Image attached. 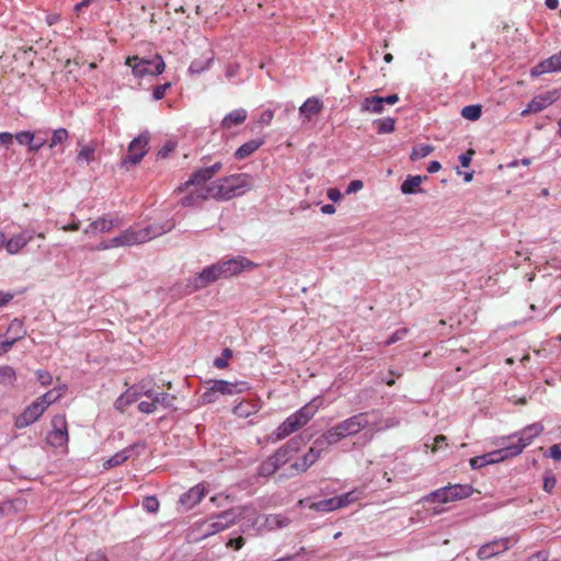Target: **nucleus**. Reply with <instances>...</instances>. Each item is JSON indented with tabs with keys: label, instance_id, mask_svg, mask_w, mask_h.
I'll use <instances>...</instances> for the list:
<instances>
[{
	"label": "nucleus",
	"instance_id": "1",
	"mask_svg": "<svg viewBox=\"0 0 561 561\" xmlns=\"http://www.w3.org/2000/svg\"><path fill=\"white\" fill-rule=\"evenodd\" d=\"M253 186V178L248 173H237L220 178L206 187L191 192L182 198L184 207H191L206 199L230 201L249 192Z\"/></svg>",
	"mask_w": 561,
	"mask_h": 561
},
{
	"label": "nucleus",
	"instance_id": "2",
	"mask_svg": "<svg viewBox=\"0 0 561 561\" xmlns=\"http://www.w3.org/2000/svg\"><path fill=\"white\" fill-rule=\"evenodd\" d=\"M174 227L175 224L173 220L150 225L141 229L130 227L114 237V243H116L117 248L138 245L171 231Z\"/></svg>",
	"mask_w": 561,
	"mask_h": 561
},
{
	"label": "nucleus",
	"instance_id": "3",
	"mask_svg": "<svg viewBox=\"0 0 561 561\" xmlns=\"http://www.w3.org/2000/svg\"><path fill=\"white\" fill-rule=\"evenodd\" d=\"M321 399L316 398L290 414L274 432L276 439H284L302 428L318 412Z\"/></svg>",
	"mask_w": 561,
	"mask_h": 561
},
{
	"label": "nucleus",
	"instance_id": "4",
	"mask_svg": "<svg viewBox=\"0 0 561 561\" xmlns=\"http://www.w3.org/2000/svg\"><path fill=\"white\" fill-rule=\"evenodd\" d=\"M298 448V440H288L285 445L276 449L273 455L261 462L257 468V474L264 478L273 476L283 465L289 461L291 454L296 453Z\"/></svg>",
	"mask_w": 561,
	"mask_h": 561
},
{
	"label": "nucleus",
	"instance_id": "5",
	"mask_svg": "<svg viewBox=\"0 0 561 561\" xmlns=\"http://www.w3.org/2000/svg\"><path fill=\"white\" fill-rule=\"evenodd\" d=\"M125 64L131 68V72L136 78H144L145 76H159L165 69V64L160 55H156L152 59L131 56L127 57Z\"/></svg>",
	"mask_w": 561,
	"mask_h": 561
},
{
	"label": "nucleus",
	"instance_id": "6",
	"mask_svg": "<svg viewBox=\"0 0 561 561\" xmlns=\"http://www.w3.org/2000/svg\"><path fill=\"white\" fill-rule=\"evenodd\" d=\"M473 493L470 484H448L431 492L424 497L425 502L449 503L469 497Z\"/></svg>",
	"mask_w": 561,
	"mask_h": 561
},
{
	"label": "nucleus",
	"instance_id": "7",
	"mask_svg": "<svg viewBox=\"0 0 561 561\" xmlns=\"http://www.w3.org/2000/svg\"><path fill=\"white\" fill-rule=\"evenodd\" d=\"M222 168L221 162H216L210 167L201 168L192 173L187 181L182 183L176 192L182 193L187 190L190 186H195V190L201 187H206V182L209 181L216 173H218Z\"/></svg>",
	"mask_w": 561,
	"mask_h": 561
},
{
	"label": "nucleus",
	"instance_id": "8",
	"mask_svg": "<svg viewBox=\"0 0 561 561\" xmlns=\"http://www.w3.org/2000/svg\"><path fill=\"white\" fill-rule=\"evenodd\" d=\"M373 413L374 412H359L339 422V428L342 431L344 437L355 436L362 431L373 426L369 422V415Z\"/></svg>",
	"mask_w": 561,
	"mask_h": 561
},
{
	"label": "nucleus",
	"instance_id": "9",
	"mask_svg": "<svg viewBox=\"0 0 561 561\" xmlns=\"http://www.w3.org/2000/svg\"><path fill=\"white\" fill-rule=\"evenodd\" d=\"M543 431V426L540 423H533L530 425L525 426L518 436L517 444L506 446V454L517 456L519 455L527 446H529L533 440L538 437Z\"/></svg>",
	"mask_w": 561,
	"mask_h": 561
},
{
	"label": "nucleus",
	"instance_id": "10",
	"mask_svg": "<svg viewBox=\"0 0 561 561\" xmlns=\"http://www.w3.org/2000/svg\"><path fill=\"white\" fill-rule=\"evenodd\" d=\"M46 440L53 447L67 445L69 435L65 414H57L51 419V431L48 433Z\"/></svg>",
	"mask_w": 561,
	"mask_h": 561
},
{
	"label": "nucleus",
	"instance_id": "11",
	"mask_svg": "<svg viewBox=\"0 0 561 561\" xmlns=\"http://www.w3.org/2000/svg\"><path fill=\"white\" fill-rule=\"evenodd\" d=\"M150 135L148 131L141 133L131 140L128 146V153L123 159L124 164H138L148 152Z\"/></svg>",
	"mask_w": 561,
	"mask_h": 561
},
{
	"label": "nucleus",
	"instance_id": "12",
	"mask_svg": "<svg viewBox=\"0 0 561 561\" xmlns=\"http://www.w3.org/2000/svg\"><path fill=\"white\" fill-rule=\"evenodd\" d=\"M513 545L514 541L510 537L494 539L478 549L477 558L481 561L492 559L507 551Z\"/></svg>",
	"mask_w": 561,
	"mask_h": 561
},
{
	"label": "nucleus",
	"instance_id": "13",
	"mask_svg": "<svg viewBox=\"0 0 561 561\" xmlns=\"http://www.w3.org/2000/svg\"><path fill=\"white\" fill-rule=\"evenodd\" d=\"M220 270L221 278H229L240 274L244 270H252L256 266L255 263L244 256H238L227 261L217 263Z\"/></svg>",
	"mask_w": 561,
	"mask_h": 561
},
{
	"label": "nucleus",
	"instance_id": "14",
	"mask_svg": "<svg viewBox=\"0 0 561 561\" xmlns=\"http://www.w3.org/2000/svg\"><path fill=\"white\" fill-rule=\"evenodd\" d=\"M219 271L217 264L205 267L201 273L188 279L187 287H190V291L199 290L220 279L221 275Z\"/></svg>",
	"mask_w": 561,
	"mask_h": 561
},
{
	"label": "nucleus",
	"instance_id": "15",
	"mask_svg": "<svg viewBox=\"0 0 561 561\" xmlns=\"http://www.w3.org/2000/svg\"><path fill=\"white\" fill-rule=\"evenodd\" d=\"M45 412V407L41 405L37 400L28 404L21 414L15 416L14 426L19 430L25 428L41 419Z\"/></svg>",
	"mask_w": 561,
	"mask_h": 561
},
{
	"label": "nucleus",
	"instance_id": "16",
	"mask_svg": "<svg viewBox=\"0 0 561 561\" xmlns=\"http://www.w3.org/2000/svg\"><path fill=\"white\" fill-rule=\"evenodd\" d=\"M558 100V92H547L545 94L536 95L531 99V101L527 104L526 108H524L520 113L522 116H527L533 113H539L542 110L547 108L551 104H553Z\"/></svg>",
	"mask_w": 561,
	"mask_h": 561
},
{
	"label": "nucleus",
	"instance_id": "17",
	"mask_svg": "<svg viewBox=\"0 0 561 561\" xmlns=\"http://www.w3.org/2000/svg\"><path fill=\"white\" fill-rule=\"evenodd\" d=\"M322 449L320 446L312 445L301 458L290 465V468L297 473L306 472L312 465H314L321 457Z\"/></svg>",
	"mask_w": 561,
	"mask_h": 561
},
{
	"label": "nucleus",
	"instance_id": "18",
	"mask_svg": "<svg viewBox=\"0 0 561 561\" xmlns=\"http://www.w3.org/2000/svg\"><path fill=\"white\" fill-rule=\"evenodd\" d=\"M122 221L118 217L103 216L92 221L84 230V234H94L96 231L106 233L112 231L114 228L119 227Z\"/></svg>",
	"mask_w": 561,
	"mask_h": 561
},
{
	"label": "nucleus",
	"instance_id": "19",
	"mask_svg": "<svg viewBox=\"0 0 561 561\" xmlns=\"http://www.w3.org/2000/svg\"><path fill=\"white\" fill-rule=\"evenodd\" d=\"M35 232L30 229L12 236L8 240L7 253L10 255L20 253L33 240Z\"/></svg>",
	"mask_w": 561,
	"mask_h": 561
},
{
	"label": "nucleus",
	"instance_id": "20",
	"mask_svg": "<svg viewBox=\"0 0 561 561\" xmlns=\"http://www.w3.org/2000/svg\"><path fill=\"white\" fill-rule=\"evenodd\" d=\"M339 427V424H335L328 428L314 440V445L320 446L322 450H325L329 446L335 445L344 439L345 437Z\"/></svg>",
	"mask_w": 561,
	"mask_h": 561
},
{
	"label": "nucleus",
	"instance_id": "21",
	"mask_svg": "<svg viewBox=\"0 0 561 561\" xmlns=\"http://www.w3.org/2000/svg\"><path fill=\"white\" fill-rule=\"evenodd\" d=\"M238 520V516L233 511H226L215 517V520L209 525V530L206 536L214 535L222 531L233 525Z\"/></svg>",
	"mask_w": 561,
	"mask_h": 561
},
{
	"label": "nucleus",
	"instance_id": "22",
	"mask_svg": "<svg viewBox=\"0 0 561 561\" xmlns=\"http://www.w3.org/2000/svg\"><path fill=\"white\" fill-rule=\"evenodd\" d=\"M206 495V489L203 484H196L187 492L181 495L180 503L187 510L197 505Z\"/></svg>",
	"mask_w": 561,
	"mask_h": 561
},
{
	"label": "nucleus",
	"instance_id": "23",
	"mask_svg": "<svg viewBox=\"0 0 561 561\" xmlns=\"http://www.w3.org/2000/svg\"><path fill=\"white\" fill-rule=\"evenodd\" d=\"M559 60L557 58V54L550 56L549 58L540 61L530 70L531 77H539L545 73H551L556 71H560L559 69Z\"/></svg>",
	"mask_w": 561,
	"mask_h": 561
},
{
	"label": "nucleus",
	"instance_id": "24",
	"mask_svg": "<svg viewBox=\"0 0 561 561\" xmlns=\"http://www.w3.org/2000/svg\"><path fill=\"white\" fill-rule=\"evenodd\" d=\"M248 113L244 108H237L228 113L221 121L224 129H230L234 126L241 125L245 122Z\"/></svg>",
	"mask_w": 561,
	"mask_h": 561
},
{
	"label": "nucleus",
	"instance_id": "25",
	"mask_svg": "<svg viewBox=\"0 0 561 561\" xmlns=\"http://www.w3.org/2000/svg\"><path fill=\"white\" fill-rule=\"evenodd\" d=\"M263 138L251 139L243 145H241L234 152V158L237 160H243L251 154H253L261 146H263Z\"/></svg>",
	"mask_w": 561,
	"mask_h": 561
},
{
	"label": "nucleus",
	"instance_id": "26",
	"mask_svg": "<svg viewBox=\"0 0 561 561\" xmlns=\"http://www.w3.org/2000/svg\"><path fill=\"white\" fill-rule=\"evenodd\" d=\"M138 399L139 393H137L136 388H129L115 400L114 408L123 413L127 407L135 403Z\"/></svg>",
	"mask_w": 561,
	"mask_h": 561
},
{
	"label": "nucleus",
	"instance_id": "27",
	"mask_svg": "<svg viewBox=\"0 0 561 561\" xmlns=\"http://www.w3.org/2000/svg\"><path fill=\"white\" fill-rule=\"evenodd\" d=\"M322 102L319 99L309 98L299 107V112L306 118H310L311 116L319 114L322 110Z\"/></svg>",
	"mask_w": 561,
	"mask_h": 561
},
{
	"label": "nucleus",
	"instance_id": "28",
	"mask_svg": "<svg viewBox=\"0 0 561 561\" xmlns=\"http://www.w3.org/2000/svg\"><path fill=\"white\" fill-rule=\"evenodd\" d=\"M210 383L214 385L215 387V391H217V393L220 396H231V394H234V393H238V392H241V389L239 388V386L241 383H238V382H230V381H226V380H213L210 381Z\"/></svg>",
	"mask_w": 561,
	"mask_h": 561
},
{
	"label": "nucleus",
	"instance_id": "29",
	"mask_svg": "<svg viewBox=\"0 0 561 561\" xmlns=\"http://www.w3.org/2000/svg\"><path fill=\"white\" fill-rule=\"evenodd\" d=\"M65 391V386L60 388H55L38 397L36 400L39 402L41 405L45 407L46 411L50 404L57 402L64 396Z\"/></svg>",
	"mask_w": 561,
	"mask_h": 561
},
{
	"label": "nucleus",
	"instance_id": "30",
	"mask_svg": "<svg viewBox=\"0 0 561 561\" xmlns=\"http://www.w3.org/2000/svg\"><path fill=\"white\" fill-rule=\"evenodd\" d=\"M7 333L12 335L10 339L14 341V343L23 339L26 335L23 321L16 318L13 319L8 327Z\"/></svg>",
	"mask_w": 561,
	"mask_h": 561
},
{
	"label": "nucleus",
	"instance_id": "31",
	"mask_svg": "<svg viewBox=\"0 0 561 561\" xmlns=\"http://www.w3.org/2000/svg\"><path fill=\"white\" fill-rule=\"evenodd\" d=\"M362 111L380 114L383 111L381 96H369L362 102Z\"/></svg>",
	"mask_w": 561,
	"mask_h": 561
},
{
	"label": "nucleus",
	"instance_id": "32",
	"mask_svg": "<svg viewBox=\"0 0 561 561\" xmlns=\"http://www.w3.org/2000/svg\"><path fill=\"white\" fill-rule=\"evenodd\" d=\"M426 179V176H424ZM423 181V176L421 175H409L404 182L401 184V192L403 194H414L416 193V188L421 185Z\"/></svg>",
	"mask_w": 561,
	"mask_h": 561
},
{
	"label": "nucleus",
	"instance_id": "33",
	"mask_svg": "<svg viewBox=\"0 0 561 561\" xmlns=\"http://www.w3.org/2000/svg\"><path fill=\"white\" fill-rule=\"evenodd\" d=\"M213 60L214 56L211 53L204 59H194L190 65L188 71L193 75L202 73L210 67Z\"/></svg>",
	"mask_w": 561,
	"mask_h": 561
},
{
	"label": "nucleus",
	"instance_id": "34",
	"mask_svg": "<svg viewBox=\"0 0 561 561\" xmlns=\"http://www.w3.org/2000/svg\"><path fill=\"white\" fill-rule=\"evenodd\" d=\"M152 399L156 402L157 407L161 405L164 409L176 410V408L174 407V401L176 397L173 394L167 392H156Z\"/></svg>",
	"mask_w": 561,
	"mask_h": 561
},
{
	"label": "nucleus",
	"instance_id": "35",
	"mask_svg": "<svg viewBox=\"0 0 561 561\" xmlns=\"http://www.w3.org/2000/svg\"><path fill=\"white\" fill-rule=\"evenodd\" d=\"M131 448H125L121 451H117L110 459L104 462L105 468H113L122 465L130 457Z\"/></svg>",
	"mask_w": 561,
	"mask_h": 561
},
{
	"label": "nucleus",
	"instance_id": "36",
	"mask_svg": "<svg viewBox=\"0 0 561 561\" xmlns=\"http://www.w3.org/2000/svg\"><path fill=\"white\" fill-rule=\"evenodd\" d=\"M378 134H390L396 129V121L392 117H385L374 121Z\"/></svg>",
	"mask_w": 561,
	"mask_h": 561
},
{
	"label": "nucleus",
	"instance_id": "37",
	"mask_svg": "<svg viewBox=\"0 0 561 561\" xmlns=\"http://www.w3.org/2000/svg\"><path fill=\"white\" fill-rule=\"evenodd\" d=\"M506 451H507L506 447H504L502 449L494 450V451L482 455L484 467L486 465L496 463L499 461H502L505 458L514 457V455H508V454H506Z\"/></svg>",
	"mask_w": 561,
	"mask_h": 561
},
{
	"label": "nucleus",
	"instance_id": "38",
	"mask_svg": "<svg viewBox=\"0 0 561 561\" xmlns=\"http://www.w3.org/2000/svg\"><path fill=\"white\" fill-rule=\"evenodd\" d=\"M433 151H434V146L428 145V144L415 146V147H413V149L410 153V160L411 161L421 160V159L427 157L428 154H431Z\"/></svg>",
	"mask_w": 561,
	"mask_h": 561
},
{
	"label": "nucleus",
	"instance_id": "39",
	"mask_svg": "<svg viewBox=\"0 0 561 561\" xmlns=\"http://www.w3.org/2000/svg\"><path fill=\"white\" fill-rule=\"evenodd\" d=\"M311 508L317 511V512L328 513V512H332L334 510H337L339 507H337L336 499L334 496V497L321 500L319 502L313 503L311 505Z\"/></svg>",
	"mask_w": 561,
	"mask_h": 561
},
{
	"label": "nucleus",
	"instance_id": "40",
	"mask_svg": "<svg viewBox=\"0 0 561 561\" xmlns=\"http://www.w3.org/2000/svg\"><path fill=\"white\" fill-rule=\"evenodd\" d=\"M482 115V106L479 104L467 105L461 110V116L468 121H477Z\"/></svg>",
	"mask_w": 561,
	"mask_h": 561
},
{
	"label": "nucleus",
	"instance_id": "41",
	"mask_svg": "<svg viewBox=\"0 0 561 561\" xmlns=\"http://www.w3.org/2000/svg\"><path fill=\"white\" fill-rule=\"evenodd\" d=\"M69 138V133L66 128H58L53 131L51 138L48 142L49 148H54L64 144Z\"/></svg>",
	"mask_w": 561,
	"mask_h": 561
},
{
	"label": "nucleus",
	"instance_id": "42",
	"mask_svg": "<svg viewBox=\"0 0 561 561\" xmlns=\"http://www.w3.org/2000/svg\"><path fill=\"white\" fill-rule=\"evenodd\" d=\"M95 146L90 144L82 146L77 154V161L91 162L94 160Z\"/></svg>",
	"mask_w": 561,
	"mask_h": 561
},
{
	"label": "nucleus",
	"instance_id": "43",
	"mask_svg": "<svg viewBox=\"0 0 561 561\" xmlns=\"http://www.w3.org/2000/svg\"><path fill=\"white\" fill-rule=\"evenodd\" d=\"M15 380V371L10 366L0 367V382L11 385Z\"/></svg>",
	"mask_w": 561,
	"mask_h": 561
},
{
	"label": "nucleus",
	"instance_id": "44",
	"mask_svg": "<svg viewBox=\"0 0 561 561\" xmlns=\"http://www.w3.org/2000/svg\"><path fill=\"white\" fill-rule=\"evenodd\" d=\"M14 138L20 145H26L28 146V151H31V148L33 146V140H35V134L31 131H20L14 135Z\"/></svg>",
	"mask_w": 561,
	"mask_h": 561
},
{
	"label": "nucleus",
	"instance_id": "45",
	"mask_svg": "<svg viewBox=\"0 0 561 561\" xmlns=\"http://www.w3.org/2000/svg\"><path fill=\"white\" fill-rule=\"evenodd\" d=\"M335 499H336L339 508L346 507L347 505H350L351 503H353L357 500V497L355 495V491H351V492L341 494L339 496H335Z\"/></svg>",
	"mask_w": 561,
	"mask_h": 561
},
{
	"label": "nucleus",
	"instance_id": "46",
	"mask_svg": "<svg viewBox=\"0 0 561 561\" xmlns=\"http://www.w3.org/2000/svg\"><path fill=\"white\" fill-rule=\"evenodd\" d=\"M219 394L215 391V387L211 383L201 396L199 400L203 404L213 403L218 399Z\"/></svg>",
	"mask_w": 561,
	"mask_h": 561
},
{
	"label": "nucleus",
	"instance_id": "47",
	"mask_svg": "<svg viewBox=\"0 0 561 561\" xmlns=\"http://www.w3.org/2000/svg\"><path fill=\"white\" fill-rule=\"evenodd\" d=\"M142 506L149 513H157L159 511L160 503L156 496L150 495L144 499Z\"/></svg>",
	"mask_w": 561,
	"mask_h": 561
},
{
	"label": "nucleus",
	"instance_id": "48",
	"mask_svg": "<svg viewBox=\"0 0 561 561\" xmlns=\"http://www.w3.org/2000/svg\"><path fill=\"white\" fill-rule=\"evenodd\" d=\"M232 356V351L230 348H225L221 353L220 357L215 358L214 365L217 368H226L228 366V362Z\"/></svg>",
	"mask_w": 561,
	"mask_h": 561
},
{
	"label": "nucleus",
	"instance_id": "49",
	"mask_svg": "<svg viewBox=\"0 0 561 561\" xmlns=\"http://www.w3.org/2000/svg\"><path fill=\"white\" fill-rule=\"evenodd\" d=\"M266 522L271 527L278 528L286 527L289 524V519L280 515H270Z\"/></svg>",
	"mask_w": 561,
	"mask_h": 561
},
{
	"label": "nucleus",
	"instance_id": "50",
	"mask_svg": "<svg viewBox=\"0 0 561 561\" xmlns=\"http://www.w3.org/2000/svg\"><path fill=\"white\" fill-rule=\"evenodd\" d=\"M409 333V329L402 328L397 331H394L387 341H385V346H389L391 344L397 343L398 341L402 340L407 334Z\"/></svg>",
	"mask_w": 561,
	"mask_h": 561
},
{
	"label": "nucleus",
	"instance_id": "51",
	"mask_svg": "<svg viewBox=\"0 0 561 561\" xmlns=\"http://www.w3.org/2000/svg\"><path fill=\"white\" fill-rule=\"evenodd\" d=\"M557 484V479L553 473L547 472L543 476V490L548 493H552Z\"/></svg>",
	"mask_w": 561,
	"mask_h": 561
},
{
	"label": "nucleus",
	"instance_id": "52",
	"mask_svg": "<svg viewBox=\"0 0 561 561\" xmlns=\"http://www.w3.org/2000/svg\"><path fill=\"white\" fill-rule=\"evenodd\" d=\"M176 148V142L174 140H168L163 147L158 151L159 158H167L171 152H173Z\"/></svg>",
	"mask_w": 561,
	"mask_h": 561
},
{
	"label": "nucleus",
	"instance_id": "53",
	"mask_svg": "<svg viewBox=\"0 0 561 561\" xmlns=\"http://www.w3.org/2000/svg\"><path fill=\"white\" fill-rule=\"evenodd\" d=\"M138 410L141 413L151 414V413L156 412L157 405H156V402L153 401V399H150V401L139 402Z\"/></svg>",
	"mask_w": 561,
	"mask_h": 561
},
{
	"label": "nucleus",
	"instance_id": "54",
	"mask_svg": "<svg viewBox=\"0 0 561 561\" xmlns=\"http://www.w3.org/2000/svg\"><path fill=\"white\" fill-rule=\"evenodd\" d=\"M131 388H136L137 393H139V398L141 396H146L147 398L152 399L156 393L152 388H148L144 382H139Z\"/></svg>",
	"mask_w": 561,
	"mask_h": 561
},
{
	"label": "nucleus",
	"instance_id": "55",
	"mask_svg": "<svg viewBox=\"0 0 561 561\" xmlns=\"http://www.w3.org/2000/svg\"><path fill=\"white\" fill-rule=\"evenodd\" d=\"M171 87L169 82L160 85H156L152 91V96L156 101L162 100L167 93V90Z\"/></svg>",
	"mask_w": 561,
	"mask_h": 561
},
{
	"label": "nucleus",
	"instance_id": "56",
	"mask_svg": "<svg viewBox=\"0 0 561 561\" xmlns=\"http://www.w3.org/2000/svg\"><path fill=\"white\" fill-rule=\"evenodd\" d=\"M36 377L42 386H49L53 381V377L47 370H37Z\"/></svg>",
	"mask_w": 561,
	"mask_h": 561
},
{
	"label": "nucleus",
	"instance_id": "57",
	"mask_svg": "<svg viewBox=\"0 0 561 561\" xmlns=\"http://www.w3.org/2000/svg\"><path fill=\"white\" fill-rule=\"evenodd\" d=\"M34 134H35V140H33V146L31 148V152H37L47 142L46 138L41 136L39 131H36Z\"/></svg>",
	"mask_w": 561,
	"mask_h": 561
},
{
	"label": "nucleus",
	"instance_id": "58",
	"mask_svg": "<svg viewBox=\"0 0 561 561\" xmlns=\"http://www.w3.org/2000/svg\"><path fill=\"white\" fill-rule=\"evenodd\" d=\"M84 561H108V559H107V556L103 551L96 550V551L89 552L87 554Z\"/></svg>",
	"mask_w": 561,
	"mask_h": 561
},
{
	"label": "nucleus",
	"instance_id": "59",
	"mask_svg": "<svg viewBox=\"0 0 561 561\" xmlns=\"http://www.w3.org/2000/svg\"><path fill=\"white\" fill-rule=\"evenodd\" d=\"M273 117H274V112L272 110H265L262 112L259 123L263 126L270 125L271 122L273 121Z\"/></svg>",
	"mask_w": 561,
	"mask_h": 561
},
{
	"label": "nucleus",
	"instance_id": "60",
	"mask_svg": "<svg viewBox=\"0 0 561 561\" xmlns=\"http://www.w3.org/2000/svg\"><path fill=\"white\" fill-rule=\"evenodd\" d=\"M244 538L239 536L237 538L229 539L226 546L228 548H233L234 550H240L244 545Z\"/></svg>",
	"mask_w": 561,
	"mask_h": 561
},
{
	"label": "nucleus",
	"instance_id": "61",
	"mask_svg": "<svg viewBox=\"0 0 561 561\" xmlns=\"http://www.w3.org/2000/svg\"><path fill=\"white\" fill-rule=\"evenodd\" d=\"M101 0H82L79 3H77L73 8V11L77 15L81 12L83 8H88L94 3H99Z\"/></svg>",
	"mask_w": 561,
	"mask_h": 561
},
{
	"label": "nucleus",
	"instance_id": "62",
	"mask_svg": "<svg viewBox=\"0 0 561 561\" xmlns=\"http://www.w3.org/2000/svg\"><path fill=\"white\" fill-rule=\"evenodd\" d=\"M473 153L474 151L469 149L467 152L459 156V161L463 168H468L470 165Z\"/></svg>",
	"mask_w": 561,
	"mask_h": 561
},
{
	"label": "nucleus",
	"instance_id": "63",
	"mask_svg": "<svg viewBox=\"0 0 561 561\" xmlns=\"http://www.w3.org/2000/svg\"><path fill=\"white\" fill-rule=\"evenodd\" d=\"M549 453H550V457L553 460H556V461L561 460V445L560 444L552 445L549 449Z\"/></svg>",
	"mask_w": 561,
	"mask_h": 561
},
{
	"label": "nucleus",
	"instance_id": "64",
	"mask_svg": "<svg viewBox=\"0 0 561 561\" xmlns=\"http://www.w3.org/2000/svg\"><path fill=\"white\" fill-rule=\"evenodd\" d=\"M14 344V341H12L11 339H7L4 341L0 340V356L8 353Z\"/></svg>",
	"mask_w": 561,
	"mask_h": 561
}]
</instances>
